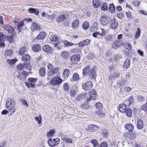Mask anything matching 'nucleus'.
Segmentation results:
<instances>
[{
	"label": "nucleus",
	"instance_id": "1",
	"mask_svg": "<svg viewBox=\"0 0 147 147\" xmlns=\"http://www.w3.org/2000/svg\"><path fill=\"white\" fill-rule=\"evenodd\" d=\"M15 101L13 99L9 98L7 101L6 104V109L9 110L11 115L15 111L16 109L14 108L15 105Z\"/></svg>",
	"mask_w": 147,
	"mask_h": 147
},
{
	"label": "nucleus",
	"instance_id": "6",
	"mask_svg": "<svg viewBox=\"0 0 147 147\" xmlns=\"http://www.w3.org/2000/svg\"><path fill=\"white\" fill-rule=\"evenodd\" d=\"M100 20L102 25L105 26L109 23L110 19L108 16H102L101 17Z\"/></svg>",
	"mask_w": 147,
	"mask_h": 147
},
{
	"label": "nucleus",
	"instance_id": "62",
	"mask_svg": "<svg viewBox=\"0 0 147 147\" xmlns=\"http://www.w3.org/2000/svg\"><path fill=\"white\" fill-rule=\"evenodd\" d=\"M91 142L94 146H96L98 143L97 141L96 140H92L91 141Z\"/></svg>",
	"mask_w": 147,
	"mask_h": 147
},
{
	"label": "nucleus",
	"instance_id": "8",
	"mask_svg": "<svg viewBox=\"0 0 147 147\" xmlns=\"http://www.w3.org/2000/svg\"><path fill=\"white\" fill-rule=\"evenodd\" d=\"M110 27L111 28L115 29L118 26L117 22L115 19H111L110 22Z\"/></svg>",
	"mask_w": 147,
	"mask_h": 147
},
{
	"label": "nucleus",
	"instance_id": "53",
	"mask_svg": "<svg viewBox=\"0 0 147 147\" xmlns=\"http://www.w3.org/2000/svg\"><path fill=\"white\" fill-rule=\"evenodd\" d=\"M13 53V52L12 50H9L8 51H7L6 52V54L8 56L10 57Z\"/></svg>",
	"mask_w": 147,
	"mask_h": 147
},
{
	"label": "nucleus",
	"instance_id": "16",
	"mask_svg": "<svg viewBox=\"0 0 147 147\" xmlns=\"http://www.w3.org/2000/svg\"><path fill=\"white\" fill-rule=\"evenodd\" d=\"M119 75V74L117 72H113L111 74V76L109 77V79L111 80H113L114 78L118 77Z\"/></svg>",
	"mask_w": 147,
	"mask_h": 147
},
{
	"label": "nucleus",
	"instance_id": "10",
	"mask_svg": "<svg viewBox=\"0 0 147 147\" xmlns=\"http://www.w3.org/2000/svg\"><path fill=\"white\" fill-rule=\"evenodd\" d=\"M80 58V55L79 54L74 55L72 56L70 58V60L72 62H74L75 61H79Z\"/></svg>",
	"mask_w": 147,
	"mask_h": 147
},
{
	"label": "nucleus",
	"instance_id": "9",
	"mask_svg": "<svg viewBox=\"0 0 147 147\" xmlns=\"http://www.w3.org/2000/svg\"><path fill=\"white\" fill-rule=\"evenodd\" d=\"M4 28L5 30H7L10 34H12L13 32L14 29L13 28L8 24H5Z\"/></svg>",
	"mask_w": 147,
	"mask_h": 147
},
{
	"label": "nucleus",
	"instance_id": "24",
	"mask_svg": "<svg viewBox=\"0 0 147 147\" xmlns=\"http://www.w3.org/2000/svg\"><path fill=\"white\" fill-rule=\"evenodd\" d=\"M32 22H33L32 24L33 26H32V29L34 30H40L39 26L38 25L36 22H34V21L32 20Z\"/></svg>",
	"mask_w": 147,
	"mask_h": 147
},
{
	"label": "nucleus",
	"instance_id": "42",
	"mask_svg": "<svg viewBox=\"0 0 147 147\" xmlns=\"http://www.w3.org/2000/svg\"><path fill=\"white\" fill-rule=\"evenodd\" d=\"M79 78V76L77 73H74L73 75V79L74 81H76Z\"/></svg>",
	"mask_w": 147,
	"mask_h": 147
},
{
	"label": "nucleus",
	"instance_id": "18",
	"mask_svg": "<svg viewBox=\"0 0 147 147\" xmlns=\"http://www.w3.org/2000/svg\"><path fill=\"white\" fill-rule=\"evenodd\" d=\"M66 16L65 15H63L57 17V21L58 22H62L64 20Z\"/></svg>",
	"mask_w": 147,
	"mask_h": 147
},
{
	"label": "nucleus",
	"instance_id": "15",
	"mask_svg": "<svg viewBox=\"0 0 147 147\" xmlns=\"http://www.w3.org/2000/svg\"><path fill=\"white\" fill-rule=\"evenodd\" d=\"M32 48L34 51L37 52L40 50L41 47L38 44H35L32 46Z\"/></svg>",
	"mask_w": 147,
	"mask_h": 147
},
{
	"label": "nucleus",
	"instance_id": "13",
	"mask_svg": "<svg viewBox=\"0 0 147 147\" xmlns=\"http://www.w3.org/2000/svg\"><path fill=\"white\" fill-rule=\"evenodd\" d=\"M125 127L127 130L130 132L132 131L134 129L133 125L130 123L126 124L125 126Z\"/></svg>",
	"mask_w": 147,
	"mask_h": 147
},
{
	"label": "nucleus",
	"instance_id": "4",
	"mask_svg": "<svg viewBox=\"0 0 147 147\" xmlns=\"http://www.w3.org/2000/svg\"><path fill=\"white\" fill-rule=\"evenodd\" d=\"M59 141L60 140L58 138L52 139V138H50L48 139L47 143L50 146L53 147L58 144Z\"/></svg>",
	"mask_w": 147,
	"mask_h": 147
},
{
	"label": "nucleus",
	"instance_id": "23",
	"mask_svg": "<svg viewBox=\"0 0 147 147\" xmlns=\"http://www.w3.org/2000/svg\"><path fill=\"white\" fill-rule=\"evenodd\" d=\"M45 33L43 32H41L37 36L36 38L37 39H43L45 36Z\"/></svg>",
	"mask_w": 147,
	"mask_h": 147
},
{
	"label": "nucleus",
	"instance_id": "39",
	"mask_svg": "<svg viewBox=\"0 0 147 147\" xmlns=\"http://www.w3.org/2000/svg\"><path fill=\"white\" fill-rule=\"evenodd\" d=\"M37 80V78H30L28 80V82L33 84L36 82Z\"/></svg>",
	"mask_w": 147,
	"mask_h": 147
},
{
	"label": "nucleus",
	"instance_id": "51",
	"mask_svg": "<svg viewBox=\"0 0 147 147\" xmlns=\"http://www.w3.org/2000/svg\"><path fill=\"white\" fill-rule=\"evenodd\" d=\"M58 70V69L57 68L52 69L51 71V74L53 75L55 74L56 73Z\"/></svg>",
	"mask_w": 147,
	"mask_h": 147
},
{
	"label": "nucleus",
	"instance_id": "38",
	"mask_svg": "<svg viewBox=\"0 0 147 147\" xmlns=\"http://www.w3.org/2000/svg\"><path fill=\"white\" fill-rule=\"evenodd\" d=\"M125 112L126 113V115L128 117H130L131 116V111L130 109H127Z\"/></svg>",
	"mask_w": 147,
	"mask_h": 147
},
{
	"label": "nucleus",
	"instance_id": "12",
	"mask_svg": "<svg viewBox=\"0 0 147 147\" xmlns=\"http://www.w3.org/2000/svg\"><path fill=\"white\" fill-rule=\"evenodd\" d=\"M29 12L32 14H34L37 15L39 13V11L36 9L33 8H30L28 9Z\"/></svg>",
	"mask_w": 147,
	"mask_h": 147
},
{
	"label": "nucleus",
	"instance_id": "57",
	"mask_svg": "<svg viewBox=\"0 0 147 147\" xmlns=\"http://www.w3.org/2000/svg\"><path fill=\"white\" fill-rule=\"evenodd\" d=\"M5 41L4 39H2V38H0V45L1 47H3L5 45V43L4 42Z\"/></svg>",
	"mask_w": 147,
	"mask_h": 147
},
{
	"label": "nucleus",
	"instance_id": "55",
	"mask_svg": "<svg viewBox=\"0 0 147 147\" xmlns=\"http://www.w3.org/2000/svg\"><path fill=\"white\" fill-rule=\"evenodd\" d=\"M142 109L145 112H147V103H146L142 106Z\"/></svg>",
	"mask_w": 147,
	"mask_h": 147
},
{
	"label": "nucleus",
	"instance_id": "27",
	"mask_svg": "<svg viewBox=\"0 0 147 147\" xmlns=\"http://www.w3.org/2000/svg\"><path fill=\"white\" fill-rule=\"evenodd\" d=\"M50 40L53 41H57L59 40V38L57 36L52 35L50 38Z\"/></svg>",
	"mask_w": 147,
	"mask_h": 147
},
{
	"label": "nucleus",
	"instance_id": "35",
	"mask_svg": "<svg viewBox=\"0 0 147 147\" xmlns=\"http://www.w3.org/2000/svg\"><path fill=\"white\" fill-rule=\"evenodd\" d=\"M55 131L54 129H51L47 132V136L48 137H49L52 136L55 134Z\"/></svg>",
	"mask_w": 147,
	"mask_h": 147
},
{
	"label": "nucleus",
	"instance_id": "54",
	"mask_svg": "<svg viewBox=\"0 0 147 147\" xmlns=\"http://www.w3.org/2000/svg\"><path fill=\"white\" fill-rule=\"evenodd\" d=\"M93 126L92 125H89L88 126L87 130L90 131H93Z\"/></svg>",
	"mask_w": 147,
	"mask_h": 147
},
{
	"label": "nucleus",
	"instance_id": "20",
	"mask_svg": "<svg viewBox=\"0 0 147 147\" xmlns=\"http://www.w3.org/2000/svg\"><path fill=\"white\" fill-rule=\"evenodd\" d=\"M25 67H26V65L25 63H24L23 65L20 63L17 66L16 68L18 70L20 71L23 70Z\"/></svg>",
	"mask_w": 147,
	"mask_h": 147
},
{
	"label": "nucleus",
	"instance_id": "26",
	"mask_svg": "<svg viewBox=\"0 0 147 147\" xmlns=\"http://www.w3.org/2000/svg\"><path fill=\"white\" fill-rule=\"evenodd\" d=\"M69 73V71L68 69H65L64 70L63 77L64 78H66L67 77Z\"/></svg>",
	"mask_w": 147,
	"mask_h": 147
},
{
	"label": "nucleus",
	"instance_id": "44",
	"mask_svg": "<svg viewBox=\"0 0 147 147\" xmlns=\"http://www.w3.org/2000/svg\"><path fill=\"white\" fill-rule=\"evenodd\" d=\"M64 44L66 46L70 47L73 46L74 44L68 42L67 40H65L64 42Z\"/></svg>",
	"mask_w": 147,
	"mask_h": 147
},
{
	"label": "nucleus",
	"instance_id": "45",
	"mask_svg": "<svg viewBox=\"0 0 147 147\" xmlns=\"http://www.w3.org/2000/svg\"><path fill=\"white\" fill-rule=\"evenodd\" d=\"M35 119L37 121L39 124H40L41 123L42 119L41 117L40 116H39L38 117H35Z\"/></svg>",
	"mask_w": 147,
	"mask_h": 147
},
{
	"label": "nucleus",
	"instance_id": "61",
	"mask_svg": "<svg viewBox=\"0 0 147 147\" xmlns=\"http://www.w3.org/2000/svg\"><path fill=\"white\" fill-rule=\"evenodd\" d=\"M81 107L83 109H87L88 107V105L87 104H84L81 105Z\"/></svg>",
	"mask_w": 147,
	"mask_h": 147
},
{
	"label": "nucleus",
	"instance_id": "21",
	"mask_svg": "<svg viewBox=\"0 0 147 147\" xmlns=\"http://www.w3.org/2000/svg\"><path fill=\"white\" fill-rule=\"evenodd\" d=\"M43 50L44 51L48 53L50 52L52 50L50 47L48 45H45L43 48Z\"/></svg>",
	"mask_w": 147,
	"mask_h": 147
},
{
	"label": "nucleus",
	"instance_id": "34",
	"mask_svg": "<svg viewBox=\"0 0 147 147\" xmlns=\"http://www.w3.org/2000/svg\"><path fill=\"white\" fill-rule=\"evenodd\" d=\"M26 86L29 88H34L36 87V85L35 84L29 82H26Z\"/></svg>",
	"mask_w": 147,
	"mask_h": 147
},
{
	"label": "nucleus",
	"instance_id": "31",
	"mask_svg": "<svg viewBox=\"0 0 147 147\" xmlns=\"http://www.w3.org/2000/svg\"><path fill=\"white\" fill-rule=\"evenodd\" d=\"M30 58V57L29 55L26 54L24 55L22 57V60L24 62L28 61Z\"/></svg>",
	"mask_w": 147,
	"mask_h": 147
},
{
	"label": "nucleus",
	"instance_id": "25",
	"mask_svg": "<svg viewBox=\"0 0 147 147\" xmlns=\"http://www.w3.org/2000/svg\"><path fill=\"white\" fill-rule=\"evenodd\" d=\"M100 8L102 10L106 11L108 9V7L106 3H103L100 5Z\"/></svg>",
	"mask_w": 147,
	"mask_h": 147
},
{
	"label": "nucleus",
	"instance_id": "64",
	"mask_svg": "<svg viewBox=\"0 0 147 147\" xmlns=\"http://www.w3.org/2000/svg\"><path fill=\"white\" fill-rule=\"evenodd\" d=\"M138 100L140 101H142L144 100V98L143 96H139L137 97Z\"/></svg>",
	"mask_w": 147,
	"mask_h": 147
},
{
	"label": "nucleus",
	"instance_id": "33",
	"mask_svg": "<svg viewBox=\"0 0 147 147\" xmlns=\"http://www.w3.org/2000/svg\"><path fill=\"white\" fill-rule=\"evenodd\" d=\"M89 24L88 22H86L82 25V28L84 30L88 29L89 27Z\"/></svg>",
	"mask_w": 147,
	"mask_h": 147
},
{
	"label": "nucleus",
	"instance_id": "41",
	"mask_svg": "<svg viewBox=\"0 0 147 147\" xmlns=\"http://www.w3.org/2000/svg\"><path fill=\"white\" fill-rule=\"evenodd\" d=\"M45 70L44 68H42L40 69L39 74L42 77L44 76L45 75Z\"/></svg>",
	"mask_w": 147,
	"mask_h": 147
},
{
	"label": "nucleus",
	"instance_id": "37",
	"mask_svg": "<svg viewBox=\"0 0 147 147\" xmlns=\"http://www.w3.org/2000/svg\"><path fill=\"white\" fill-rule=\"evenodd\" d=\"M17 61L16 59H14L11 60H7V62L8 63L11 65L15 64Z\"/></svg>",
	"mask_w": 147,
	"mask_h": 147
},
{
	"label": "nucleus",
	"instance_id": "11",
	"mask_svg": "<svg viewBox=\"0 0 147 147\" xmlns=\"http://www.w3.org/2000/svg\"><path fill=\"white\" fill-rule=\"evenodd\" d=\"M126 107L125 105L123 104H120L119 106V110L120 112L124 113L126 111Z\"/></svg>",
	"mask_w": 147,
	"mask_h": 147
},
{
	"label": "nucleus",
	"instance_id": "22",
	"mask_svg": "<svg viewBox=\"0 0 147 147\" xmlns=\"http://www.w3.org/2000/svg\"><path fill=\"white\" fill-rule=\"evenodd\" d=\"M109 10L111 13L114 12L115 11V7L113 4H110L109 7Z\"/></svg>",
	"mask_w": 147,
	"mask_h": 147
},
{
	"label": "nucleus",
	"instance_id": "60",
	"mask_svg": "<svg viewBox=\"0 0 147 147\" xmlns=\"http://www.w3.org/2000/svg\"><path fill=\"white\" fill-rule=\"evenodd\" d=\"M125 47L127 49L130 50L131 49V46L130 44L127 43Z\"/></svg>",
	"mask_w": 147,
	"mask_h": 147
},
{
	"label": "nucleus",
	"instance_id": "47",
	"mask_svg": "<svg viewBox=\"0 0 147 147\" xmlns=\"http://www.w3.org/2000/svg\"><path fill=\"white\" fill-rule=\"evenodd\" d=\"M68 54L66 51H63L61 53V55L66 59L68 57Z\"/></svg>",
	"mask_w": 147,
	"mask_h": 147
},
{
	"label": "nucleus",
	"instance_id": "5",
	"mask_svg": "<svg viewBox=\"0 0 147 147\" xmlns=\"http://www.w3.org/2000/svg\"><path fill=\"white\" fill-rule=\"evenodd\" d=\"M92 83L90 81L87 82L82 85L83 89L86 91L90 90L92 88Z\"/></svg>",
	"mask_w": 147,
	"mask_h": 147
},
{
	"label": "nucleus",
	"instance_id": "63",
	"mask_svg": "<svg viewBox=\"0 0 147 147\" xmlns=\"http://www.w3.org/2000/svg\"><path fill=\"white\" fill-rule=\"evenodd\" d=\"M83 98V96L81 95H79L76 96V99L78 100H82Z\"/></svg>",
	"mask_w": 147,
	"mask_h": 147
},
{
	"label": "nucleus",
	"instance_id": "30",
	"mask_svg": "<svg viewBox=\"0 0 147 147\" xmlns=\"http://www.w3.org/2000/svg\"><path fill=\"white\" fill-rule=\"evenodd\" d=\"M90 68L89 67H87L84 68L83 70L82 74L83 75H86L89 72Z\"/></svg>",
	"mask_w": 147,
	"mask_h": 147
},
{
	"label": "nucleus",
	"instance_id": "46",
	"mask_svg": "<svg viewBox=\"0 0 147 147\" xmlns=\"http://www.w3.org/2000/svg\"><path fill=\"white\" fill-rule=\"evenodd\" d=\"M95 106L97 109H101L102 108V105L99 102L96 103L95 105Z\"/></svg>",
	"mask_w": 147,
	"mask_h": 147
},
{
	"label": "nucleus",
	"instance_id": "19",
	"mask_svg": "<svg viewBox=\"0 0 147 147\" xmlns=\"http://www.w3.org/2000/svg\"><path fill=\"white\" fill-rule=\"evenodd\" d=\"M94 92H95L94 90ZM89 98L90 99L94 100L95 98V97H96V95L94 93V92H93V90H92V91H91L90 92H89Z\"/></svg>",
	"mask_w": 147,
	"mask_h": 147
},
{
	"label": "nucleus",
	"instance_id": "43",
	"mask_svg": "<svg viewBox=\"0 0 147 147\" xmlns=\"http://www.w3.org/2000/svg\"><path fill=\"white\" fill-rule=\"evenodd\" d=\"M7 40L10 42L12 43L14 42V40L12 36H7Z\"/></svg>",
	"mask_w": 147,
	"mask_h": 147
},
{
	"label": "nucleus",
	"instance_id": "32",
	"mask_svg": "<svg viewBox=\"0 0 147 147\" xmlns=\"http://www.w3.org/2000/svg\"><path fill=\"white\" fill-rule=\"evenodd\" d=\"M79 23V21L78 19L75 20L72 23V27L74 28H75L77 27Z\"/></svg>",
	"mask_w": 147,
	"mask_h": 147
},
{
	"label": "nucleus",
	"instance_id": "17",
	"mask_svg": "<svg viewBox=\"0 0 147 147\" xmlns=\"http://www.w3.org/2000/svg\"><path fill=\"white\" fill-rule=\"evenodd\" d=\"M143 122L141 119H139L137 122V127L138 129H140L143 128Z\"/></svg>",
	"mask_w": 147,
	"mask_h": 147
},
{
	"label": "nucleus",
	"instance_id": "52",
	"mask_svg": "<svg viewBox=\"0 0 147 147\" xmlns=\"http://www.w3.org/2000/svg\"><path fill=\"white\" fill-rule=\"evenodd\" d=\"M64 141L67 142L72 144L73 143L72 140L70 138H64Z\"/></svg>",
	"mask_w": 147,
	"mask_h": 147
},
{
	"label": "nucleus",
	"instance_id": "49",
	"mask_svg": "<svg viewBox=\"0 0 147 147\" xmlns=\"http://www.w3.org/2000/svg\"><path fill=\"white\" fill-rule=\"evenodd\" d=\"M100 146L101 147H107L108 146V144L106 142L104 141L100 143Z\"/></svg>",
	"mask_w": 147,
	"mask_h": 147
},
{
	"label": "nucleus",
	"instance_id": "14",
	"mask_svg": "<svg viewBox=\"0 0 147 147\" xmlns=\"http://www.w3.org/2000/svg\"><path fill=\"white\" fill-rule=\"evenodd\" d=\"M130 64V60L127 59L125 60L123 63V67L124 68L127 69L129 67Z\"/></svg>",
	"mask_w": 147,
	"mask_h": 147
},
{
	"label": "nucleus",
	"instance_id": "36",
	"mask_svg": "<svg viewBox=\"0 0 147 147\" xmlns=\"http://www.w3.org/2000/svg\"><path fill=\"white\" fill-rule=\"evenodd\" d=\"M141 32L140 29V28H137V30L136 32V34L135 35V38L137 39L138 38L140 35Z\"/></svg>",
	"mask_w": 147,
	"mask_h": 147
},
{
	"label": "nucleus",
	"instance_id": "28",
	"mask_svg": "<svg viewBox=\"0 0 147 147\" xmlns=\"http://www.w3.org/2000/svg\"><path fill=\"white\" fill-rule=\"evenodd\" d=\"M121 44L118 40H115L114 44L113 45V48L116 49L119 47Z\"/></svg>",
	"mask_w": 147,
	"mask_h": 147
},
{
	"label": "nucleus",
	"instance_id": "48",
	"mask_svg": "<svg viewBox=\"0 0 147 147\" xmlns=\"http://www.w3.org/2000/svg\"><path fill=\"white\" fill-rule=\"evenodd\" d=\"M122 57V56L121 55H117L115 57L114 60L115 61H118Z\"/></svg>",
	"mask_w": 147,
	"mask_h": 147
},
{
	"label": "nucleus",
	"instance_id": "2",
	"mask_svg": "<svg viewBox=\"0 0 147 147\" xmlns=\"http://www.w3.org/2000/svg\"><path fill=\"white\" fill-rule=\"evenodd\" d=\"M26 22L28 24H30L32 22V19L30 18H24L23 21L18 22L17 25V29L19 31V32H21L22 30L25 29L26 27L24 26V22Z\"/></svg>",
	"mask_w": 147,
	"mask_h": 147
},
{
	"label": "nucleus",
	"instance_id": "7",
	"mask_svg": "<svg viewBox=\"0 0 147 147\" xmlns=\"http://www.w3.org/2000/svg\"><path fill=\"white\" fill-rule=\"evenodd\" d=\"M104 32H105V30L103 29L100 28L99 32H96L92 34V35L94 37H96L98 36V35L102 36H104L105 34Z\"/></svg>",
	"mask_w": 147,
	"mask_h": 147
},
{
	"label": "nucleus",
	"instance_id": "40",
	"mask_svg": "<svg viewBox=\"0 0 147 147\" xmlns=\"http://www.w3.org/2000/svg\"><path fill=\"white\" fill-rule=\"evenodd\" d=\"M96 73L94 69H91L89 75L91 76L92 78H94L96 76Z\"/></svg>",
	"mask_w": 147,
	"mask_h": 147
},
{
	"label": "nucleus",
	"instance_id": "56",
	"mask_svg": "<svg viewBox=\"0 0 147 147\" xmlns=\"http://www.w3.org/2000/svg\"><path fill=\"white\" fill-rule=\"evenodd\" d=\"M47 18H49V21H51L53 20L55 18V16L54 15L47 16Z\"/></svg>",
	"mask_w": 147,
	"mask_h": 147
},
{
	"label": "nucleus",
	"instance_id": "50",
	"mask_svg": "<svg viewBox=\"0 0 147 147\" xmlns=\"http://www.w3.org/2000/svg\"><path fill=\"white\" fill-rule=\"evenodd\" d=\"M25 51V47H23L20 49L19 55H23Z\"/></svg>",
	"mask_w": 147,
	"mask_h": 147
},
{
	"label": "nucleus",
	"instance_id": "29",
	"mask_svg": "<svg viewBox=\"0 0 147 147\" xmlns=\"http://www.w3.org/2000/svg\"><path fill=\"white\" fill-rule=\"evenodd\" d=\"M92 3L93 7L95 8L98 7L100 5V2L98 0H93Z\"/></svg>",
	"mask_w": 147,
	"mask_h": 147
},
{
	"label": "nucleus",
	"instance_id": "3",
	"mask_svg": "<svg viewBox=\"0 0 147 147\" xmlns=\"http://www.w3.org/2000/svg\"><path fill=\"white\" fill-rule=\"evenodd\" d=\"M63 82L62 79L58 76L53 78L50 81L51 84L54 86H58L61 84Z\"/></svg>",
	"mask_w": 147,
	"mask_h": 147
},
{
	"label": "nucleus",
	"instance_id": "58",
	"mask_svg": "<svg viewBox=\"0 0 147 147\" xmlns=\"http://www.w3.org/2000/svg\"><path fill=\"white\" fill-rule=\"evenodd\" d=\"M63 88L64 91L66 92L68 90V86L67 83H64L63 85Z\"/></svg>",
	"mask_w": 147,
	"mask_h": 147
},
{
	"label": "nucleus",
	"instance_id": "59",
	"mask_svg": "<svg viewBox=\"0 0 147 147\" xmlns=\"http://www.w3.org/2000/svg\"><path fill=\"white\" fill-rule=\"evenodd\" d=\"M112 36L110 34H107L106 37V39L107 40L110 41L112 39Z\"/></svg>",
	"mask_w": 147,
	"mask_h": 147
}]
</instances>
